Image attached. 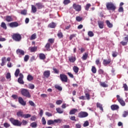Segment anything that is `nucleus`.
I'll return each mask as SVG.
<instances>
[{"instance_id": "f257e3e1", "label": "nucleus", "mask_w": 128, "mask_h": 128, "mask_svg": "<svg viewBox=\"0 0 128 128\" xmlns=\"http://www.w3.org/2000/svg\"><path fill=\"white\" fill-rule=\"evenodd\" d=\"M106 8L108 10H112L113 12H114L116 8L114 4L112 2H107L106 4Z\"/></svg>"}, {"instance_id": "f03ea898", "label": "nucleus", "mask_w": 128, "mask_h": 128, "mask_svg": "<svg viewBox=\"0 0 128 128\" xmlns=\"http://www.w3.org/2000/svg\"><path fill=\"white\" fill-rule=\"evenodd\" d=\"M12 38L15 42H20L22 40V36L19 34H14L12 36Z\"/></svg>"}, {"instance_id": "7ed1b4c3", "label": "nucleus", "mask_w": 128, "mask_h": 128, "mask_svg": "<svg viewBox=\"0 0 128 128\" xmlns=\"http://www.w3.org/2000/svg\"><path fill=\"white\" fill-rule=\"evenodd\" d=\"M21 94L22 96H26L28 98H30V94L28 90L25 88L22 89L21 90Z\"/></svg>"}, {"instance_id": "20e7f679", "label": "nucleus", "mask_w": 128, "mask_h": 128, "mask_svg": "<svg viewBox=\"0 0 128 128\" xmlns=\"http://www.w3.org/2000/svg\"><path fill=\"white\" fill-rule=\"evenodd\" d=\"M10 122H11L12 124L14 126H22V122L18 121V120H16L13 118H11L10 119Z\"/></svg>"}, {"instance_id": "39448f33", "label": "nucleus", "mask_w": 128, "mask_h": 128, "mask_svg": "<svg viewBox=\"0 0 128 128\" xmlns=\"http://www.w3.org/2000/svg\"><path fill=\"white\" fill-rule=\"evenodd\" d=\"M72 8L76 12H80L82 10V6L76 3L73 4Z\"/></svg>"}, {"instance_id": "423d86ee", "label": "nucleus", "mask_w": 128, "mask_h": 128, "mask_svg": "<svg viewBox=\"0 0 128 128\" xmlns=\"http://www.w3.org/2000/svg\"><path fill=\"white\" fill-rule=\"evenodd\" d=\"M117 100H118V102L122 106H126V102L122 100V98H120V95L116 96Z\"/></svg>"}, {"instance_id": "0eeeda50", "label": "nucleus", "mask_w": 128, "mask_h": 128, "mask_svg": "<svg viewBox=\"0 0 128 128\" xmlns=\"http://www.w3.org/2000/svg\"><path fill=\"white\" fill-rule=\"evenodd\" d=\"M88 116V114L84 112H81L78 114V118H86Z\"/></svg>"}, {"instance_id": "6e6552de", "label": "nucleus", "mask_w": 128, "mask_h": 128, "mask_svg": "<svg viewBox=\"0 0 128 128\" xmlns=\"http://www.w3.org/2000/svg\"><path fill=\"white\" fill-rule=\"evenodd\" d=\"M110 62H112V59L110 58H108V60L106 59H104L103 60V64L104 66H108V64H110Z\"/></svg>"}, {"instance_id": "1a4fd4ad", "label": "nucleus", "mask_w": 128, "mask_h": 128, "mask_svg": "<svg viewBox=\"0 0 128 128\" xmlns=\"http://www.w3.org/2000/svg\"><path fill=\"white\" fill-rule=\"evenodd\" d=\"M124 42L122 41L120 42L121 44H122L124 46H126V44H128V35H127L126 37H124Z\"/></svg>"}, {"instance_id": "9d476101", "label": "nucleus", "mask_w": 128, "mask_h": 128, "mask_svg": "<svg viewBox=\"0 0 128 128\" xmlns=\"http://www.w3.org/2000/svg\"><path fill=\"white\" fill-rule=\"evenodd\" d=\"M9 26L10 28H16L18 26V22H12L9 24Z\"/></svg>"}, {"instance_id": "9b49d317", "label": "nucleus", "mask_w": 128, "mask_h": 128, "mask_svg": "<svg viewBox=\"0 0 128 128\" xmlns=\"http://www.w3.org/2000/svg\"><path fill=\"white\" fill-rule=\"evenodd\" d=\"M60 80H68V76L64 74H60Z\"/></svg>"}, {"instance_id": "f8f14e48", "label": "nucleus", "mask_w": 128, "mask_h": 128, "mask_svg": "<svg viewBox=\"0 0 128 128\" xmlns=\"http://www.w3.org/2000/svg\"><path fill=\"white\" fill-rule=\"evenodd\" d=\"M18 102L22 104V106H26V102H24V99H22V98L19 97L18 98Z\"/></svg>"}, {"instance_id": "ddd939ff", "label": "nucleus", "mask_w": 128, "mask_h": 128, "mask_svg": "<svg viewBox=\"0 0 128 128\" xmlns=\"http://www.w3.org/2000/svg\"><path fill=\"white\" fill-rule=\"evenodd\" d=\"M36 6L38 10H42V8H44V6L42 2L36 3Z\"/></svg>"}, {"instance_id": "4468645a", "label": "nucleus", "mask_w": 128, "mask_h": 128, "mask_svg": "<svg viewBox=\"0 0 128 128\" xmlns=\"http://www.w3.org/2000/svg\"><path fill=\"white\" fill-rule=\"evenodd\" d=\"M44 78H50V71L48 70L44 71Z\"/></svg>"}, {"instance_id": "2eb2a0df", "label": "nucleus", "mask_w": 128, "mask_h": 128, "mask_svg": "<svg viewBox=\"0 0 128 128\" xmlns=\"http://www.w3.org/2000/svg\"><path fill=\"white\" fill-rule=\"evenodd\" d=\"M112 110H116L120 108V106L117 104H112L110 106Z\"/></svg>"}, {"instance_id": "dca6fc26", "label": "nucleus", "mask_w": 128, "mask_h": 128, "mask_svg": "<svg viewBox=\"0 0 128 128\" xmlns=\"http://www.w3.org/2000/svg\"><path fill=\"white\" fill-rule=\"evenodd\" d=\"M16 52L17 54H19L20 56H24V50L18 49L16 50Z\"/></svg>"}, {"instance_id": "f3484780", "label": "nucleus", "mask_w": 128, "mask_h": 128, "mask_svg": "<svg viewBox=\"0 0 128 128\" xmlns=\"http://www.w3.org/2000/svg\"><path fill=\"white\" fill-rule=\"evenodd\" d=\"M6 20L8 22H12V20H14V19L12 18V16H7L6 18Z\"/></svg>"}, {"instance_id": "a211bd4d", "label": "nucleus", "mask_w": 128, "mask_h": 128, "mask_svg": "<svg viewBox=\"0 0 128 128\" xmlns=\"http://www.w3.org/2000/svg\"><path fill=\"white\" fill-rule=\"evenodd\" d=\"M76 56H70L68 57V60L70 62H76Z\"/></svg>"}, {"instance_id": "6ab92c4d", "label": "nucleus", "mask_w": 128, "mask_h": 128, "mask_svg": "<svg viewBox=\"0 0 128 128\" xmlns=\"http://www.w3.org/2000/svg\"><path fill=\"white\" fill-rule=\"evenodd\" d=\"M100 86L102 88H108V82H100Z\"/></svg>"}, {"instance_id": "aec40b11", "label": "nucleus", "mask_w": 128, "mask_h": 128, "mask_svg": "<svg viewBox=\"0 0 128 128\" xmlns=\"http://www.w3.org/2000/svg\"><path fill=\"white\" fill-rule=\"evenodd\" d=\"M39 58L40 60H46V54H44V53H40L39 54Z\"/></svg>"}, {"instance_id": "412c9836", "label": "nucleus", "mask_w": 128, "mask_h": 128, "mask_svg": "<svg viewBox=\"0 0 128 128\" xmlns=\"http://www.w3.org/2000/svg\"><path fill=\"white\" fill-rule=\"evenodd\" d=\"M78 110L76 108H74L70 110V114H75L76 112H78Z\"/></svg>"}, {"instance_id": "4be33fe9", "label": "nucleus", "mask_w": 128, "mask_h": 128, "mask_svg": "<svg viewBox=\"0 0 128 128\" xmlns=\"http://www.w3.org/2000/svg\"><path fill=\"white\" fill-rule=\"evenodd\" d=\"M31 52H34L38 50V46L30 47L29 48Z\"/></svg>"}, {"instance_id": "5701e85b", "label": "nucleus", "mask_w": 128, "mask_h": 128, "mask_svg": "<svg viewBox=\"0 0 128 128\" xmlns=\"http://www.w3.org/2000/svg\"><path fill=\"white\" fill-rule=\"evenodd\" d=\"M57 36L59 38H64V34H62V30H58Z\"/></svg>"}, {"instance_id": "b1692460", "label": "nucleus", "mask_w": 128, "mask_h": 128, "mask_svg": "<svg viewBox=\"0 0 128 128\" xmlns=\"http://www.w3.org/2000/svg\"><path fill=\"white\" fill-rule=\"evenodd\" d=\"M50 46H52V44L50 42H48L45 46V48L48 52L50 50Z\"/></svg>"}, {"instance_id": "393cba45", "label": "nucleus", "mask_w": 128, "mask_h": 128, "mask_svg": "<svg viewBox=\"0 0 128 128\" xmlns=\"http://www.w3.org/2000/svg\"><path fill=\"white\" fill-rule=\"evenodd\" d=\"M106 24L107 26H108V28H112L113 26L112 24L110 23V20H106Z\"/></svg>"}, {"instance_id": "a878e982", "label": "nucleus", "mask_w": 128, "mask_h": 128, "mask_svg": "<svg viewBox=\"0 0 128 128\" xmlns=\"http://www.w3.org/2000/svg\"><path fill=\"white\" fill-rule=\"evenodd\" d=\"M98 24L100 28H104V22L98 21Z\"/></svg>"}, {"instance_id": "bb28decb", "label": "nucleus", "mask_w": 128, "mask_h": 128, "mask_svg": "<svg viewBox=\"0 0 128 128\" xmlns=\"http://www.w3.org/2000/svg\"><path fill=\"white\" fill-rule=\"evenodd\" d=\"M54 88H56V90H58L60 92H62V86H60V85L56 84L54 86Z\"/></svg>"}, {"instance_id": "cd10ccee", "label": "nucleus", "mask_w": 128, "mask_h": 128, "mask_svg": "<svg viewBox=\"0 0 128 128\" xmlns=\"http://www.w3.org/2000/svg\"><path fill=\"white\" fill-rule=\"evenodd\" d=\"M79 70H80V68H78V67L76 66H74L73 70L74 72H75V74H78V72Z\"/></svg>"}, {"instance_id": "c85d7f7f", "label": "nucleus", "mask_w": 128, "mask_h": 128, "mask_svg": "<svg viewBox=\"0 0 128 128\" xmlns=\"http://www.w3.org/2000/svg\"><path fill=\"white\" fill-rule=\"evenodd\" d=\"M48 26L50 28H54L56 26V23L52 22L49 24Z\"/></svg>"}, {"instance_id": "c756f323", "label": "nucleus", "mask_w": 128, "mask_h": 128, "mask_svg": "<svg viewBox=\"0 0 128 128\" xmlns=\"http://www.w3.org/2000/svg\"><path fill=\"white\" fill-rule=\"evenodd\" d=\"M18 116H21L22 118L24 117V112L22 110H20L16 113Z\"/></svg>"}, {"instance_id": "7c9ffc66", "label": "nucleus", "mask_w": 128, "mask_h": 128, "mask_svg": "<svg viewBox=\"0 0 128 128\" xmlns=\"http://www.w3.org/2000/svg\"><path fill=\"white\" fill-rule=\"evenodd\" d=\"M30 126L31 128H36V126H38V124H36V122H33L30 124Z\"/></svg>"}, {"instance_id": "2f4dec72", "label": "nucleus", "mask_w": 128, "mask_h": 128, "mask_svg": "<svg viewBox=\"0 0 128 128\" xmlns=\"http://www.w3.org/2000/svg\"><path fill=\"white\" fill-rule=\"evenodd\" d=\"M96 106L97 108H100V110H102V112H104V108H102V105L98 102L96 104Z\"/></svg>"}, {"instance_id": "473e14b6", "label": "nucleus", "mask_w": 128, "mask_h": 128, "mask_svg": "<svg viewBox=\"0 0 128 128\" xmlns=\"http://www.w3.org/2000/svg\"><path fill=\"white\" fill-rule=\"evenodd\" d=\"M1 28H2L4 30H6L8 27H6V24L4 23V22H2L0 25Z\"/></svg>"}, {"instance_id": "72a5a7b5", "label": "nucleus", "mask_w": 128, "mask_h": 128, "mask_svg": "<svg viewBox=\"0 0 128 128\" xmlns=\"http://www.w3.org/2000/svg\"><path fill=\"white\" fill-rule=\"evenodd\" d=\"M37 9L36 6L32 5V11L34 14H36V12Z\"/></svg>"}, {"instance_id": "f704fd0d", "label": "nucleus", "mask_w": 128, "mask_h": 128, "mask_svg": "<svg viewBox=\"0 0 128 128\" xmlns=\"http://www.w3.org/2000/svg\"><path fill=\"white\" fill-rule=\"evenodd\" d=\"M36 34L34 33L32 34L30 38V40H36Z\"/></svg>"}, {"instance_id": "c9c22d12", "label": "nucleus", "mask_w": 128, "mask_h": 128, "mask_svg": "<svg viewBox=\"0 0 128 128\" xmlns=\"http://www.w3.org/2000/svg\"><path fill=\"white\" fill-rule=\"evenodd\" d=\"M20 69L18 68L16 69L14 73V76L16 78H18V74H20Z\"/></svg>"}, {"instance_id": "e433bc0d", "label": "nucleus", "mask_w": 128, "mask_h": 128, "mask_svg": "<svg viewBox=\"0 0 128 128\" xmlns=\"http://www.w3.org/2000/svg\"><path fill=\"white\" fill-rule=\"evenodd\" d=\"M19 78H18V80H24V74H22L20 73L19 74Z\"/></svg>"}, {"instance_id": "4c0bfd02", "label": "nucleus", "mask_w": 128, "mask_h": 128, "mask_svg": "<svg viewBox=\"0 0 128 128\" xmlns=\"http://www.w3.org/2000/svg\"><path fill=\"white\" fill-rule=\"evenodd\" d=\"M56 110L57 112H58V114H62L64 112V110L60 108H56Z\"/></svg>"}, {"instance_id": "58836bf2", "label": "nucleus", "mask_w": 128, "mask_h": 128, "mask_svg": "<svg viewBox=\"0 0 128 128\" xmlns=\"http://www.w3.org/2000/svg\"><path fill=\"white\" fill-rule=\"evenodd\" d=\"M88 54L87 53H85L82 57V59L84 60H86V58H88Z\"/></svg>"}, {"instance_id": "ea45409f", "label": "nucleus", "mask_w": 128, "mask_h": 128, "mask_svg": "<svg viewBox=\"0 0 128 128\" xmlns=\"http://www.w3.org/2000/svg\"><path fill=\"white\" fill-rule=\"evenodd\" d=\"M92 74H96V66H92Z\"/></svg>"}, {"instance_id": "a19ab883", "label": "nucleus", "mask_w": 128, "mask_h": 128, "mask_svg": "<svg viewBox=\"0 0 128 128\" xmlns=\"http://www.w3.org/2000/svg\"><path fill=\"white\" fill-rule=\"evenodd\" d=\"M54 124V120H48L47 122V124L48 126H50V124Z\"/></svg>"}, {"instance_id": "79ce46f5", "label": "nucleus", "mask_w": 128, "mask_h": 128, "mask_svg": "<svg viewBox=\"0 0 128 128\" xmlns=\"http://www.w3.org/2000/svg\"><path fill=\"white\" fill-rule=\"evenodd\" d=\"M28 80H34V77L28 74L27 77Z\"/></svg>"}, {"instance_id": "37998d69", "label": "nucleus", "mask_w": 128, "mask_h": 128, "mask_svg": "<svg viewBox=\"0 0 128 128\" xmlns=\"http://www.w3.org/2000/svg\"><path fill=\"white\" fill-rule=\"evenodd\" d=\"M63 4L65 6H66L67 4H70V0H64Z\"/></svg>"}, {"instance_id": "c03bdc74", "label": "nucleus", "mask_w": 128, "mask_h": 128, "mask_svg": "<svg viewBox=\"0 0 128 128\" xmlns=\"http://www.w3.org/2000/svg\"><path fill=\"white\" fill-rule=\"evenodd\" d=\"M118 54V52H113L112 54V56H113V58H116Z\"/></svg>"}, {"instance_id": "a18cd8bd", "label": "nucleus", "mask_w": 128, "mask_h": 128, "mask_svg": "<svg viewBox=\"0 0 128 128\" xmlns=\"http://www.w3.org/2000/svg\"><path fill=\"white\" fill-rule=\"evenodd\" d=\"M76 20L77 22H82V17L80 16H76Z\"/></svg>"}, {"instance_id": "49530a36", "label": "nucleus", "mask_w": 128, "mask_h": 128, "mask_svg": "<svg viewBox=\"0 0 128 128\" xmlns=\"http://www.w3.org/2000/svg\"><path fill=\"white\" fill-rule=\"evenodd\" d=\"M48 42H50V44H52L54 42V38H49Z\"/></svg>"}, {"instance_id": "de8ad7c7", "label": "nucleus", "mask_w": 128, "mask_h": 128, "mask_svg": "<svg viewBox=\"0 0 128 128\" xmlns=\"http://www.w3.org/2000/svg\"><path fill=\"white\" fill-rule=\"evenodd\" d=\"M88 36H90V38H92V36H94V32L92 31H89L88 32Z\"/></svg>"}, {"instance_id": "09e8293b", "label": "nucleus", "mask_w": 128, "mask_h": 128, "mask_svg": "<svg viewBox=\"0 0 128 128\" xmlns=\"http://www.w3.org/2000/svg\"><path fill=\"white\" fill-rule=\"evenodd\" d=\"M98 72L99 74H104V71L102 69H99Z\"/></svg>"}, {"instance_id": "8fccbe9b", "label": "nucleus", "mask_w": 128, "mask_h": 128, "mask_svg": "<svg viewBox=\"0 0 128 128\" xmlns=\"http://www.w3.org/2000/svg\"><path fill=\"white\" fill-rule=\"evenodd\" d=\"M123 88H124V90L126 92L128 91V85H126V84H123Z\"/></svg>"}, {"instance_id": "3c124183", "label": "nucleus", "mask_w": 128, "mask_h": 128, "mask_svg": "<svg viewBox=\"0 0 128 128\" xmlns=\"http://www.w3.org/2000/svg\"><path fill=\"white\" fill-rule=\"evenodd\" d=\"M10 78H12L10 73V72L7 73L6 74V78L7 80H10Z\"/></svg>"}, {"instance_id": "603ef678", "label": "nucleus", "mask_w": 128, "mask_h": 128, "mask_svg": "<svg viewBox=\"0 0 128 128\" xmlns=\"http://www.w3.org/2000/svg\"><path fill=\"white\" fill-rule=\"evenodd\" d=\"M30 116H32V115L30 114H25L23 116V118H30Z\"/></svg>"}, {"instance_id": "864d4df0", "label": "nucleus", "mask_w": 128, "mask_h": 128, "mask_svg": "<svg viewBox=\"0 0 128 128\" xmlns=\"http://www.w3.org/2000/svg\"><path fill=\"white\" fill-rule=\"evenodd\" d=\"M54 124H60L62 122V120L60 119L54 120Z\"/></svg>"}, {"instance_id": "5fc2aeb1", "label": "nucleus", "mask_w": 128, "mask_h": 128, "mask_svg": "<svg viewBox=\"0 0 128 128\" xmlns=\"http://www.w3.org/2000/svg\"><path fill=\"white\" fill-rule=\"evenodd\" d=\"M21 14H23L24 16H26L27 11L26 10H24L21 11Z\"/></svg>"}, {"instance_id": "6e6d98bb", "label": "nucleus", "mask_w": 128, "mask_h": 128, "mask_svg": "<svg viewBox=\"0 0 128 128\" xmlns=\"http://www.w3.org/2000/svg\"><path fill=\"white\" fill-rule=\"evenodd\" d=\"M30 60V56L28 55H26L24 57V62H28Z\"/></svg>"}, {"instance_id": "4d7b16f0", "label": "nucleus", "mask_w": 128, "mask_h": 128, "mask_svg": "<svg viewBox=\"0 0 128 128\" xmlns=\"http://www.w3.org/2000/svg\"><path fill=\"white\" fill-rule=\"evenodd\" d=\"M91 6L92 5L90 4H87L85 7L86 10H88V8H90Z\"/></svg>"}, {"instance_id": "13d9d810", "label": "nucleus", "mask_w": 128, "mask_h": 128, "mask_svg": "<svg viewBox=\"0 0 128 128\" xmlns=\"http://www.w3.org/2000/svg\"><path fill=\"white\" fill-rule=\"evenodd\" d=\"M76 34H72L70 35V40H72L74 38H76Z\"/></svg>"}, {"instance_id": "bf43d9fd", "label": "nucleus", "mask_w": 128, "mask_h": 128, "mask_svg": "<svg viewBox=\"0 0 128 128\" xmlns=\"http://www.w3.org/2000/svg\"><path fill=\"white\" fill-rule=\"evenodd\" d=\"M4 128H10V124L8 122H5L4 124Z\"/></svg>"}, {"instance_id": "052dcab7", "label": "nucleus", "mask_w": 128, "mask_h": 128, "mask_svg": "<svg viewBox=\"0 0 128 128\" xmlns=\"http://www.w3.org/2000/svg\"><path fill=\"white\" fill-rule=\"evenodd\" d=\"M52 70H54V74H59L60 70L56 68H53Z\"/></svg>"}, {"instance_id": "680f3d73", "label": "nucleus", "mask_w": 128, "mask_h": 128, "mask_svg": "<svg viewBox=\"0 0 128 128\" xmlns=\"http://www.w3.org/2000/svg\"><path fill=\"white\" fill-rule=\"evenodd\" d=\"M70 119L71 120H73L74 122H76V116H70Z\"/></svg>"}, {"instance_id": "e2e57ef3", "label": "nucleus", "mask_w": 128, "mask_h": 128, "mask_svg": "<svg viewBox=\"0 0 128 128\" xmlns=\"http://www.w3.org/2000/svg\"><path fill=\"white\" fill-rule=\"evenodd\" d=\"M62 104V100H58L56 101V104H58V106H60V104Z\"/></svg>"}, {"instance_id": "0e129e2a", "label": "nucleus", "mask_w": 128, "mask_h": 128, "mask_svg": "<svg viewBox=\"0 0 128 128\" xmlns=\"http://www.w3.org/2000/svg\"><path fill=\"white\" fill-rule=\"evenodd\" d=\"M29 104L31 106H36V104H34V102L32 100L29 101Z\"/></svg>"}, {"instance_id": "69168bd1", "label": "nucleus", "mask_w": 128, "mask_h": 128, "mask_svg": "<svg viewBox=\"0 0 128 128\" xmlns=\"http://www.w3.org/2000/svg\"><path fill=\"white\" fill-rule=\"evenodd\" d=\"M88 124H90V123L88 122V121H86L84 124V127H86V126H88Z\"/></svg>"}, {"instance_id": "338daca9", "label": "nucleus", "mask_w": 128, "mask_h": 128, "mask_svg": "<svg viewBox=\"0 0 128 128\" xmlns=\"http://www.w3.org/2000/svg\"><path fill=\"white\" fill-rule=\"evenodd\" d=\"M67 74H68L70 78H74V74H72L71 72H67Z\"/></svg>"}, {"instance_id": "774afa93", "label": "nucleus", "mask_w": 128, "mask_h": 128, "mask_svg": "<svg viewBox=\"0 0 128 128\" xmlns=\"http://www.w3.org/2000/svg\"><path fill=\"white\" fill-rule=\"evenodd\" d=\"M96 64H97V66L100 65L101 63H100V59L96 60Z\"/></svg>"}]
</instances>
